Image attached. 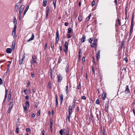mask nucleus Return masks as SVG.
Segmentation results:
<instances>
[{
  "label": "nucleus",
  "instance_id": "f257e3e1",
  "mask_svg": "<svg viewBox=\"0 0 135 135\" xmlns=\"http://www.w3.org/2000/svg\"><path fill=\"white\" fill-rule=\"evenodd\" d=\"M24 8V5H22L20 7V8L19 11V18L20 20V19L21 17V14Z\"/></svg>",
  "mask_w": 135,
  "mask_h": 135
},
{
  "label": "nucleus",
  "instance_id": "f03ea898",
  "mask_svg": "<svg viewBox=\"0 0 135 135\" xmlns=\"http://www.w3.org/2000/svg\"><path fill=\"white\" fill-rule=\"evenodd\" d=\"M13 105V101H12L9 104V106L8 109L7 110V112L8 113H9L12 109Z\"/></svg>",
  "mask_w": 135,
  "mask_h": 135
},
{
  "label": "nucleus",
  "instance_id": "7ed1b4c3",
  "mask_svg": "<svg viewBox=\"0 0 135 135\" xmlns=\"http://www.w3.org/2000/svg\"><path fill=\"white\" fill-rule=\"evenodd\" d=\"M134 13H133L132 15L131 23V29H133L134 26Z\"/></svg>",
  "mask_w": 135,
  "mask_h": 135
},
{
  "label": "nucleus",
  "instance_id": "20e7f679",
  "mask_svg": "<svg viewBox=\"0 0 135 135\" xmlns=\"http://www.w3.org/2000/svg\"><path fill=\"white\" fill-rule=\"evenodd\" d=\"M97 40L94 39L93 41V43L91 44V46L92 47H95V48H96L97 46Z\"/></svg>",
  "mask_w": 135,
  "mask_h": 135
},
{
  "label": "nucleus",
  "instance_id": "39448f33",
  "mask_svg": "<svg viewBox=\"0 0 135 135\" xmlns=\"http://www.w3.org/2000/svg\"><path fill=\"white\" fill-rule=\"evenodd\" d=\"M72 108L71 105H70L69 107L68 111L69 115H71L72 112Z\"/></svg>",
  "mask_w": 135,
  "mask_h": 135
},
{
  "label": "nucleus",
  "instance_id": "423d86ee",
  "mask_svg": "<svg viewBox=\"0 0 135 135\" xmlns=\"http://www.w3.org/2000/svg\"><path fill=\"white\" fill-rule=\"evenodd\" d=\"M59 31L58 30H57L56 33V41H59Z\"/></svg>",
  "mask_w": 135,
  "mask_h": 135
},
{
  "label": "nucleus",
  "instance_id": "0eeeda50",
  "mask_svg": "<svg viewBox=\"0 0 135 135\" xmlns=\"http://www.w3.org/2000/svg\"><path fill=\"white\" fill-rule=\"evenodd\" d=\"M17 28V26L16 25H15L14 27L13 28L12 32V35H13L14 36L15 35L16 33V30Z\"/></svg>",
  "mask_w": 135,
  "mask_h": 135
},
{
  "label": "nucleus",
  "instance_id": "6e6552de",
  "mask_svg": "<svg viewBox=\"0 0 135 135\" xmlns=\"http://www.w3.org/2000/svg\"><path fill=\"white\" fill-rule=\"evenodd\" d=\"M100 50H98L96 53V58L97 60H98L100 58Z\"/></svg>",
  "mask_w": 135,
  "mask_h": 135
},
{
  "label": "nucleus",
  "instance_id": "1a4fd4ad",
  "mask_svg": "<svg viewBox=\"0 0 135 135\" xmlns=\"http://www.w3.org/2000/svg\"><path fill=\"white\" fill-rule=\"evenodd\" d=\"M62 76L61 74H59L58 76V82H61L62 80Z\"/></svg>",
  "mask_w": 135,
  "mask_h": 135
},
{
  "label": "nucleus",
  "instance_id": "9d476101",
  "mask_svg": "<svg viewBox=\"0 0 135 135\" xmlns=\"http://www.w3.org/2000/svg\"><path fill=\"white\" fill-rule=\"evenodd\" d=\"M34 37L35 36L34 34L33 33H32V36H31V37L28 40L27 42H28L32 40H33Z\"/></svg>",
  "mask_w": 135,
  "mask_h": 135
},
{
  "label": "nucleus",
  "instance_id": "9b49d317",
  "mask_svg": "<svg viewBox=\"0 0 135 135\" xmlns=\"http://www.w3.org/2000/svg\"><path fill=\"white\" fill-rule=\"evenodd\" d=\"M124 92L126 93L127 94H128L130 92V90L128 88V86L127 85L126 87V90Z\"/></svg>",
  "mask_w": 135,
  "mask_h": 135
},
{
  "label": "nucleus",
  "instance_id": "f8f14e48",
  "mask_svg": "<svg viewBox=\"0 0 135 135\" xmlns=\"http://www.w3.org/2000/svg\"><path fill=\"white\" fill-rule=\"evenodd\" d=\"M107 95L106 93L105 92L103 93L102 94V99L103 100H104L105 98H106Z\"/></svg>",
  "mask_w": 135,
  "mask_h": 135
},
{
  "label": "nucleus",
  "instance_id": "ddd939ff",
  "mask_svg": "<svg viewBox=\"0 0 135 135\" xmlns=\"http://www.w3.org/2000/svg\"><path fill=\"white\" fill-rule=\"evenodd\" d=\"M86 38V36L84 35H83V37L81 38V41L82 42H84L85 41V40Z\"/></svg>",
  "mask_w": 135,
  "mask_h": 135
},
{
  "label": "nucleus",
  "instance_id": "4468645a",
  "mask_svg": "<svg viewBox=\"0 0 135 135\" xmlns=\"http://www.w3.org/2000/svg\"><path fill=\"white\" fill-rule=\"evenodd\" d=\"M108 102H106L105 103V111L106 112H108Z\"/></svg>",
  "mask_w": 135,
  "mask_h": 135
},
{
  "label": "nucleus",
  "instance_id": "2eb2a0df",
  "mask_svg": "<svg viewBox=\"0 0 135 135\" xmlns=\"http://www.w3.org/2000/svg\"><path fill=\"white\" fill-rule=\"evenodd\" d=\"M11 92H10L9 93V94L8 95V96L7 99V100L8 102H9L10 100H11Z\"/></svg>",
  "mask_w": 135,
  "mask_h": 135
},
{
  "label": "nucleus",
  "instance_id": "dca6fc26",
  "mask_svg": "<svg viewBox=\"0 0 135 135\" xmlns=\"http://www.w3.org/2000/svg\"><path fill=\"white\" fill-rule=\"evenodd\" d=\"M12 51V50L11 48H8L7 49L6 52L7 53L10 54L11 53Z\"/></svg>",
  "mask_w": 135,
  "mask_h": 135
},
{
  "label": "nucleus",
  "instance_id": "f3484780",
  "mask_svg": "<svg viewBox=\"0 0 135 135\" xmlns=\"http://www.w3.org/2000/svg\"><path fill=\"white\" fill-rule=\"evenodd\" d=\"M29 6H27L26 8V9H25L24 11V13H23V14H24V15H25V14H26V12H27L28 9L29 8Z\"/></svg>",
  "mask_w": 135,
  "mask_h": 135
},
{
  "label": "nucleus",
  "instance_id": "a211bd4d",
  "mask_svg": "<svg viewBox=\"0 0 135 135\" xmlns=\"http://www.w3.org/2000/svg\"><path fill=\"white\" fill-rule=\"evenodd\" d=\"M64 47L66 50L68 49V43L66 41L65 42Z\"/></svg>",
  "mask_w": 135,
  "mask_h": 135
},
{
  "label": "nucleus",
  "instance_id": "6ab92c4d",
  "mask_svg": "<svg viewBox=\"0 0 135 135\" xmlns=\"http://www.w3.org/2000/svg\"><path fill=\"white\" fill-rule=\"evenodd\" d=\"M49 13V8H48L47 7V10L46 11V17L48 18V14Z\"/></svg>",
  "mask_w": 135,
  "mask_h": 135
},
{
  "label": "nucleus",
  "instance_id": "aec40b11",
  "mask_svg": "<svg viewBox=\"0 0 135 135\" xmlns=\"http://www.w3.org/2000/svg\"><path fill=\"white\" fill-rule=\"evenodd\" d=\"M82 51L81 49H80L79 50V59L80 60L81 57V56L80 55V54H82L81 53Z\"/></svg>",
  "mask_w": 135,
  "mask_h": 135
},
{
  "label": "nucleus",
  "instance_id": "412c9836",
  "mask_svg": "<svg viewBox=\"0 0 135 135\" xmlns=\"http://www.w3.org/2000/svg\"><path fill=\"white\" fill-rule=\"evenodd\" d=\"M18 4H17L15 6V11L16 12H17L18 11Z\"/></svg>",
  "mask_w": 135,
  "mask_h": 135
},
{
  "label": "nucleus",
  "instance_id": "4be33fe9",
  "mask_svg": "<svg viewBox=\"0 0 135 135\" xmlns=\"http://www.w3.org/2000/svg\"><path fill=\"white\" fill-rule=\"evenodd\" d=\"M15 42H14L13 41L12 42V49H14L15 48Z\"/></svg>",
  "mask_w": 135,
  "mask_h": 135
},
{
  "label": "nucleus",
  "instance_id": "5701e85b",
  "mask_svg": "<svg viewBox=\"0 0 135 135\" xmlns=\"http://www.w3.org/2000/svg\"><path fill=\"white\" fill-rule=\"evenodd\" d=\"M47 1L46 0H44L43 1V6L44 7H45L46 5Z\"/></svg>",
  "mask_w": 135,
  "mask_h": 135
},
{
  "label": "nucleus",
  "instance_id": "b1692460",
  "mask_svg": "<svg viewBox=\"0 0 135 135\" xmlns=\"http://www.w3.org/2000/svg\"><path fill=\"white\" fill-rule=\"evenodd\" d=\"M56 0H53V3L54 4V9H55L56 8Z\"/></svg>",
  "mask_w": 135,
  "mask_h": 135
},
{
  "label": "nucleus",
  "instance_id": "393cba45",
  "mask_svg": "<svg viewBox=\"0 0 135 135\" xmlns=\"http://www.w3.org/2000/svg\"><path fill=\"white\" fill-rule=\"evenodd\" d=\"M56 106H57L58 105V101L57 99V95L56 96Z\"/></svg>",
  "mask_w": 135,
  "mask_h": 135
},
{
  "label": "nucleus",
  "instance_id": "a878e982",
  "mask_svg": "<svg viewBox=\"0 0 135 135\" xmlns=\"http://www.w3.org/2000/svg\"><path fill=\"white\" fill-rule=\"evenodd\" d=\"M78 19L80 21H81L83 19L82 16L81 15H79L78 17Z\"/></svg>",
  "mask_w": 135,
  "mask_h": 135
},
{
  "label": "nucleus",
  "instance_id": "bb28decb",
  "mask_svg": "<svg viewBox=\"0 0 135 135\" xmlns=\"http://www.w3.org/2000/svg\"><path fill=\"white\" fill-rule=\"evenodd\" d=\"M68 33L69 34L71 33L72 32V29L70 28H68Z\"/></svg>",
  "mask_w": 135,
  "mask_h": 135
},
{
  "label": "nucleus",
  "instance_id": "cd10ccee",
  "mask_svg": "<svg viewBox=\"0 0 135 135\" xmlns=\"http://www.w3.org/2000/svg\"><path fill=\"white\" fill-rule=\"evenodd\" d=\"M13 23L14 26L15 25H16L17 23V21L16 18L15 17H14L13 20Z\"/></svg>",
  "mask_w": 135,
  "mask_h": 135
},
{
  "label": "nucleus",
  "instance_id": "c85d7f7f",
  "mask_svg": "<svg viewBox=\"0 0 135 135\" xmlns=\"http://www.w3.org/2000/svg\"><path fill=\"white\" fill-rule=\"evenodd\" d=\"M69 65L68 64L67 66H66V68H65V70L66 71V73H68V68H69Z\"/></svg>",
  "mask_w": 135,
  "mask_h": 135
},
{
  "label": "nucleus",
  "instance_id": "c756f323",
  "mask_svg": "<svg viewBox=\"0 0 135 135\" xmlns=\"http://www.w3.org/2000/svg\"><path fill=\"white\" fill-rule=\"evenodd\" d=\"M10 64H9L7 66V69L6 72V73H8L9 69L10 68Z\"/></svg>",
  "mask_w": 135,
  "mask_h": 135
},
{
  "label": "nucleus",
  "instance_id": "7c9ffc66",
  "mask_svg": "<svg viewBox=\"0 0 135 135\" xmlns=\"http://www.w3.org/2000/svg\"><path fill=\"white\" fill-rule=\"evenodd\" d=\"M60 100L61 101V103L62 102L63 99V95L62 94H61L60 95Z\"/></svg>",
  "mask_w": 135,
  "mask_h": 135
},
{
  "label": "nucleus",
  "instance_id": "2f4dec72",
  "mask_svg": "<svg viewBox=\"0 0 135 135\" xmlns=\"http://www.w3.org/2000/svg\"><path fill=\"white\" fill-rule=\"evenodd\" d=\"M65 90L66 93L67 94L68 93V86L67 85L65 87Z\"/></svg>",
  "mask_w": 135,
  "mask_h": 135
},
{
  "label": "nucleus",
  "instance_id": "473e14b6",
  "mask_svg": "<svg viewBox=\"0 0 135 135\" xmlns=\"http://www.w3.org/2000/svg\"><path fill=\"white\" fill-rule=\"evenodd\" d=\"M63 131L61 129H60L59 131V133L61 134V135H63Z\"/></svg>",
  "mask_w": 135,
  "mask_h": 135
},
{
  "label": "nucleus",
  "instance_id": "72a5a7b5",
  "mask_svg": "<svg viewBox=\"0 0 135 135\" xmlns=\"http://www.w3.org/2000/svg\"><path fill=\"white\" fill-rule=\"evenodd\" d=\"M93 38L91 37L90 38L89 40V42L90 43H91L92 41L93 40Z\"/></svg>",
  "mask_w": 135,
  "mask_h": 135
},
{
  "label": "nucleus",
  "instance_id": "f704fd0d",
  "mask_svg": "<svg viewBox=\"0 0 135 135\" xmlns=\"http://www.w3.org/2000/svg\"><path fill=\"white\" fill-rule=\"evenodd\" d=\"M31 129L30 128H27L26 129V131L27 132L31 131Z\"/></svg>",
  "mask_w": 135,
  "mask_h": 135
},
{
  "label": "nucleus",
  "instance_id": "c9c22d12",
  "mask_svg": "<svg viewBox=\"0 0 135 135\" xmlns=\"http://www.w3.org/2000/svg\"><path fill=\"white\" fill-rule=\"evenodd\" d=\"M51 47L52 49H53L54 48V44L53 43H52V42H51Z\"/></svg>",
  "mask_w": 135,
  "mask_h": 135
},
{
  "label": "nucleus",
  "instance_id": "e433bc0d",
  "mask_svg": "<svg viewBox=\"0 0 135 135\" xmlns=\"http://www.w3.org/2000/svg\"><path fill=\"white\" fill-rule=\"evenodd\" d=\"M100 103L99 100V99H97L96 101V103L98 104H99Z\"/></svg>",
  "mask_w": 135,
  "mask_h": 135
},
{
  "label": "nucleus",
  "instance_id": "4c0bfd02",
  "mask_svg": "<svg viewBox=\"0 0 135 135\" xmlns=\"http://www.w3.org/2000/svg\"><path fill=\"white\" fill-rule=\"evenodd\" d=\"M133 29H131L130 31V33H129V36L131 35H132V32H133Z\"/></svg>",
  "mask_w": 135,
  "mask_h": 135
},
{
  "label": "nucleus",
  "instance_id": "58836bf2",
  "mask_svg": "<svg viewBox=\"0 0 135 135\" xmlns=\"http://www.w3.org/2000/svg\"><path fill=\"white\" fill-rule=\"evenodd\" d=\"M78 89H81V83H79V85L78 86Z\"/></svg>",
  "mask_w": 135,
  "mask_h": 135
},
{
  "label": "nucleus",
  "instance_id": "ea45409f",
  "mask_svg": "<svg viewBox=\"0 0 135 135\" xmlns=\"http://www.w3.org/2000/svg\"><path fill=\"white\" fill-rule=\"evenodd\" d=\"M95 1L94 0H93L91 4L92 6H93L95 4Z\"/></svg>",
  "mask_w": 135,
  "mask_h": 135
},
{
  "label": "nucleus",
  "instance_id": "a19ab883",
  "mask_svg": "<svg viewBox=\"0 0 135 135\" xmlns=\"http://www.w3.org/2000/svg\"><path fill=\"white\" fill-rule=\"evenodd\" d=\"M26 105L27 106L29 107V102L28 101H27L26 102Z\"/></svg>",
  "mask_w": 135,
  "mask_h": 135
},
{
  "label": "nucleus",
  "instance_id": "79ce46f5",
  "mask_svg": "<svg viewBox=\"0 0 135 135\" xmlns=\"http://www.w3.org/2000/svg\"><path fill=\"white\" fill-rule=\"evenodd\" d=\"M48 86H49V88L50 89L51 87V83L50 82H49L48 83Z\"/></svg>",
  "mask_w": 135,
  "mask_h": 135
},
{
  "label": "nucleus",
  "instance_id": "37998d69",
  "mask_svg": "<svg viewBox=\"0 0 135 135\" xmlns=\"http://www.w3.org/2000/svg\"><path fill=\"white\" fill-rule=\"evenodd\" d=\"M92 70L93 72V74L94 75H95V70L93 68V67L92 68Z\"/></svg>",
  "mask_w": 135,
  "mask_h": 135
},
{
  "label": "nucleus",
  "instance_id": "c03bdc74",
  "mask_svg": "<svg viewBox=\"0 0 135 135\" xmlns=\"http://www.w3.org/2000/svg\"><path fill=\"white\" fill-rule=\"evenodd\" d=\"M62 61V59L61 58H60L59 59V60L58 62V63H60Z\"/></svg>",
  "mask_w": 135,
  "mask_h": 135
},
{
  "label": "nucleus",
  "instance_id": "a18cd8bd",
  "mask_svg": "<svg viewBox=\"0 0 135 135\" xmlns=\"http://www.w3.org/2000/svg\"><path fill=\"white\" fill-rule=\"evenodd\" d=\"M19 128H16V132L17 133H19Z\"/></svg>",
  "mask_w": 135,
  "mask_h": 135
},
{
  "label": "nucleus",
  "instance_id": "49530a36",
  "mask_svg": "<svg viewBox=\"0 0 135 135\" xmlns=\"http://www.w3.org/2000/svg\"><path fill=\"white\" fill-rule=\"evenodd\" d=\"M20 125V124H19V123H17V128H19V126Z\"/></svg>",
  "mask_w": 135,
  "mask_h": 135
},
{
  "label": "nucleus",
  "instance_id": "de8ad7c7",
  "mask_svg": "<svg viewBox=\"0 0 135 135\" xmlns=\"http://www.w3.org/2000/svg\"><path fill=\"white\" fill-rule=\"evenodd\" d=\"M82 61L83 63L85 61V58L84 57H82Z\"/></svg>",
  "mask_w": 135,
  "mask_h": 135
},
{
  "label": "nucleus",
  "instance_id": "09e8293b",
  "mask_svg": "<svg viewBox=\"0 0 135 135\" xmlns=\"http://www.w3.org/2000/svg\"><path fill=\"white\" fill-rule=\"evenodd\" d=\"M71 115H69L68 117V120L69 122H70V117H71Z\"/></svg>",
  "mask_w": 135,
  "mask_h": 135
},
{
  "label": "nucleus",
  "instance_id": "8fccbe9b",
  "mask_svg": "<svg viewBox=\"0 0 135 135\" xmlns=\"http://www.w3.org/2000/svg\"><path fill=\"white\" fill-rule=\"evenodd\" d=\"M67 37L68 38H70L71 37V36L68 33V34H67Z\"/></svg>",
  "mask_w": 135,
  "mask_h": 135
},
{
  "label": "nucleus",
  "instance_id": "3c124183",
  "mask_svg": "<svg viewBox=\"0 0 135 135\" xmlns=\"http://www.w3.org/2000/svg\"><path fill=\"white\" fill-rule=\"evenodd\" d=\"M36 63V60H32V64H34L35 63Z\"/></svg>",
  "mask_w": 135,
  "mask_h": 135
},
{
  "label": "nucleus",
  "instance_id": "603ef678",
  "mask_svg": "<svg viewBox=\"0 0 135 135\" xmlns=\"http://www.w3.org/2000/svg\"><path fill=\"white\" fill-rule=\"evenodd\" d=\"M24 108L25 110L26 111H27L28 110L27 107L26 106L24 107Z\"/></svg>",
  "mask_w": 135,
  "mask_h": 135
},
{
  "label": "nucleus",
  "instance_id": "864d4df0",
  "mask_svg": "<svg viewBox=\"0 0 135 135\" xmlns=\"http://www.w3.org/2000/svg\"><path fill=\"white\" fill-rule=\"evenodd\" d=\"M66 131H67V133L66 134H69V128L68 127H67L66 128Z\"/></svg>",
  "mask_w": 135,
  "mask_h": 135
},
{
  "label": "nucleus",
  "instance_id": "5fc2aeb1",
  "mask_svg": "<svg viewBox=\"0 0 135 135\" xmlns=\"http://www.w3.org/2000/svg\"><path fill=\"white\" fill-rule=\"evenodd\" d=\"M81 99H83L84 100H85L86 99V97L85 96H83L81 98Z\"/></svg>",
  "mask_w": 135,
  "mask_h": 135
},
{
  "label": "nucleus",
  "instance_id": "6e6d98bb",
  "mask_svg": "<svg viewBox=\"0 0 135 135\" xmlns=\"http://www.w3.org/2000/svg\"><path fill=\"white\" fill-rule=\"evenodd\" d=\"M32 77L33 78L34 77V74L33 72H32L31 73Z\"/></svg>",
  "mask_w": 135,
  "mask_h": 135
},
{
  "label": "nucleus",
  "instance_id": "4d7b16f0",
  "mask_svg": "<svg viewBox=\"0 0 135 135\" xmlns=\"http://www.w3.org/2000/svg\"><path fill=\"white\" fill-rule=\"evenodd\" d=\"M117 20H118V24L119 25H121V23H120V21L119 19H117Z\"/></svg>",
  "mask_w": 135,
  "mask_h": 135
},
{
  "label": "nucleus",
  "instance_id": "13d9d810",
  "mask_svg": "<svg viewBox=\"0 0 135 135\" xmlns=\"http://www.w3.org/2000/svg\"><path fill=\"white\" fill-rule=\"evenodd\" d=\"M50 75L52 74V69H51L50 70Z\"/></svg>",
  "mask_w": 135,
  "mask_h": 135
},
{
  "label": "nucleus",
  "instance_id": "bf43d9fd",
  "mask_svg": "<svg viewBox=\"0 0 135 135\" xmlns=\"http://www.w3.org/2000/svg\"><path fill=\"white\" fill-rule=\"evenodd\" d=\"M75 100L72 106V107L73 108H74L75 107Z\"/></svg>",
  "mask_w": 135,
  "mask_h": 135
},
{
  "label": "nucleus",
  "instance_id": "052dcab7",
  "mask_svg": "<svg viewBox=\"0 0 135 135\" xmlns=\"http://www.w3.org/2000/svg\"><path fill=\"white\" fill-rule=\"evenodd\" d=\"M2 84V80L1 78H0V84L1 85Z\"/></svg>",
  "mask_w": 135,
  "mask_h": 135
},
{
  "label": "nucleus",
  "instance_id": "680f3d73",
  "mask_svg": "<svg viewBox=\"0 0 135 135\" xmlns=\"http://www.w3.org/2000/svg\"><path fill=\"white\" fill-rule=\"evenodd\" d=\"M36 89L35 88L33 89H32V91L34 93H35L36 92Z\"/></svg>",
  "mask_w": 135,
  "mask_h": 135
},
{
  "label": "nucleus",
  "instance_id": "e2e57ef3",
  "mask_svg": "<svg viewBox=\"0 0 135 135\" xmlns=\"http://www.w3.org/2000/svg\"><path fill=\"white\" fill-rule=\"evenodd\" d=\"M40 110H39L38 111V113H37V115L39 116L40 115Z\"/></svg>",
  "mask_w": 135,
  "mask_h": 135
},
{
  "label": "nucleus",
  "instance_id": "0e129e2a",
  "mask_svg": "<svg viewBox=\"0 0 135 135\" xmlns=\"http://www.w3.org/2000/svg\"><path fill=\"white\" fill-rule=\"evenodd\" d=\"M25 99H26L28 100L29 99V97L28 95H27L25 97Z\"/></svg>",
  "mask_w": 135,
  "mask_h": 135
},
{
  "label": "nucleus",
  "instance_id": "69168bd1",
  "mask_svg": "<svg viewBox=\"0 0 135 135\" xmlns=\"http://www.w3.org/2000/svg\"><path fill=\"white\" fill-rule=\"evenodd\" d=\"M6 61V60H1L0 61V63H1V62H4L5 61Z\"/></svg>",
  "mask_w": 135,
  "mask_h": 135
},
{
  "label": "nucleus",
  "instance_id": "338daca9",
  "mask_svg": "<svg viewBox=\"0 0 135 135\" xmlns=\"http://www.w3.org/2000/svg\"><path fill=\"white\" fill-rule=\"evenodd\" d=\"M47 45H48L47 42H46L45 44V49H46V48H47Z\"/></svg>",
  "mask_w": 135,
  "mask_h": 135
},
{
  "label": "nucleus",
  "instance_id": "774afa93",
  "mask_svg": "<svg viewBox=\"0 0 135 135\" xmlns=\"http://www.w3.org/2000/svg\"><path fill=\"white\" fill-rule=\"evenodd\" d=\"M69 25V23L67 22H65V25L66 26H67Z\"/></svg>",
  "mask_w": 135,
  "mask_h": 135
}]
</instances>
